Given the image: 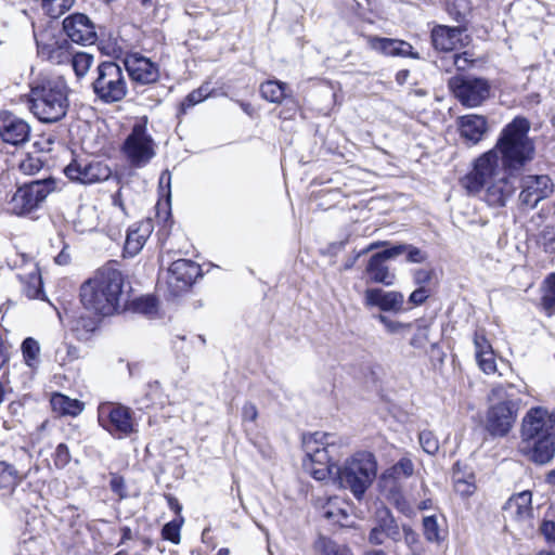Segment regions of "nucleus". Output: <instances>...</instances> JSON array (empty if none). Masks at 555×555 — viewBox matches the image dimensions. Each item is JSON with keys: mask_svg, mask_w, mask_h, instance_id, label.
Segmentation results:
<instances>
[{"mask_svg": "<svg viewBox=\"0 0 555 555\" xmlns=\"http://www.w3.org/2000/svg\"><path fill=\"white\" fill-rule=\"evenodd\" d=\"M463 188L473 195L485 190V201L491 206H504L507 198L515 192L514 184L505 170L495 147L483 153L473 169L461 180Z\"/></svg>", "mask_w": 555, "mask_h": 555, "instance_id": "f257e3e1", "label": "nucleus"}, {"mask_svg": "<svg viewBox=\"0 0 555 555\" xmlns=\"http://www.w3.org/2000/svg\"><path fill=\"white\" fill-rule=\"evenodd\" d=\"M122 287V273L115 268L104 267L80 286V301L91 313L109 317L121 308Z\"/></svg>", "mask_w": 555, "mask_h": 555, "instance_id": "f03ea898", "label": "nucleus"}, {"mask_svg": "<svg viewBox=\"0 0 555 555\" xmlns=\"http://www.w3.org/2000/svg\"><path fill=\"white\" fill-rule=\"evenodd\" d=\"M524 383H499L492 386L488 396V408L485 416V429L492 437H505L513 429L518 412L520 400L516 395L524 393Z\"/></svg>", "mask_w": 555, "mask_h": 555, "instance_id": "7ed1b4c3", "label": "nucleus"}, {"mask_svg": "<svg viewBox=\"0 0 555 555\" xmlns=\"http://www.w3.org/2000/svg\"><path fill=\"white\" fill-rule=\"evenodd\" d=\"M67 87L60 78L38 77L30 83L31 113L41 122L52 124L65 117L68 108Z\"/></svg>", "mask_w": 555, "mask_h": 555, "instance_id": "20e7f679", "label": "nucleus"}, {"mask_svg": "<svg viewBox=\"0 0 555 555\" xmlns=\"http://www.w3.org/2000/svg\"><path fill=\"white\" fill-rule=\"evenodd\" d=\"M340 439L330 433L315 431L304 440L306 459L304 460V469L315 480H325L334 476V466L331 463L332 449H334Z\"/></svg>", "mask_w": 555, "mask_h": 555, "instance_id": "39448f33", "label": "nucleus"}, {"mask_svg": "<svg viewBox=\"0 0 555 555\" xmlns=\"http://www.w3.org/2000/svg\"><path fill=\"white\" fill-rule=\"evenodd\" d=\"M377 464L370 452H358L347 460L335 472L336 479L341 488L349 489L360 499L376 476Z\"/></svg>", "mask_w": 555, "mask_h": 555, "instance_id": "423d86ee", "label": "nucleus"}, {"mask_svg": "<svg viewBox=\"0 0 555 555\" xmlns=\"http://www.w3.org/2000/svg\"><path fill=\"white\" fill-rule=\"evenodd\" d=\"M91 89L95 98L104 104L122 101L128 88L120 65L115 61H103L98 64Z\"/></svg>", "mask_w": 555, "mask_h": 555, "instance_id": "0eeeda50", "label": "nucleus"}, {"mask_svg": "<svg viewBox=\"0 0 555 555\" xmlns=\"http://www.w3.org/2000/svg\"><path fill=\"white\" fill-rule=\"evenodd\" d=\"M452 95L465 107L482 105L491 94L489 79L470 74H457L448 80Z\"/></svg>", "mask_w": 555, "mask_h": 555, "instance_id": "6e6552de", "label": "nucleus"}, {"mask_svg": "<svg viewBox=\"0 0 555 555\" xmlns=\"http://www.w3.org/2000/svg\"><path fill=\"white\" fill-rule=\"evenodd\" d=\"M55 189L52 179L35 180L20 186L7 204V210L16 216H25L44 202L47 196Z\"/></svg>", "mask_w": 555, "mask_h": 555, "instance_id": "1a4fd4ad", "label": "nucleus"}, {"mask_svg": "<svg viewBox=\"0 0 555 555\" xmlns=\"http://www.w3.org/2000/svg\"><path fill=\"white\" fill-rule=\"evenodd\" d=\"M553 436H555V411L550 412L544 406L530 408L521 420V443Z\"/></svg>", "mask_w": 555, "mask_h": 555, "instance_id": "9d476101", "label": "nucleus"}, {"mask_svg": "<svg viewBox=\"0 0 555 555\" xmlns=\"http://www.w3.org/2000/svg\"><path fill=\"white\" fill-rule=\"evenodd\" d=\"M99 422L104 429L117 438L128 436L134 430L130 409L120 404H102L99 408Z\"/></svg>", "mask_w": 555, "mask_h": 555, "instance_id": "9b49d317", "label": "nucleus"}, {"mask_svg": "<svg viewBox=\"0 0 555 555\" xmlns=\"http://www.w3.org/2000/svg\"><path fill=\"white\" fill-rule=\"evenodd\" d=\"M62 29L68 40L79 46L94 44L98 40L96 26L86 13L68 14L62 22Z\"/></svg>", "mask_w": 555, "mask_h": 555, "instance_id": "f8f14e48", "label": "nucleus"}, {"mask_svg": "<svg viewBox=\"0 0 555 555\" xmlns=\"http://www.w3.org/2000/svg\"><path fill=\"white\" fill-rule=\"evenodd\" d=\"M495 149L500 150V157L509 177L520 170L534 155L532 141H498Z\"/></svg>", "mask_w": 555, "mask_h": 555, "instance_id": "ddd939ff", "label": "nucleus"}, {"mask_svg": "<svg viewBox=\"0 0 555 555\" xmlns=\"http://www.w3.org/2000/svg\"><path fill=\"white\" fill-rule=\"evenodd\" d=\"M403 247H391L376 253L370 257L365 266L364 273L367 282L391 286L396 282V273L387 266V260L403 254Z\"/></svg>", "mask_w": 555, "mask_h": 555, "instance_id": "4468645a", "label": "nucleus"}, {"mask_svg": "<svg viewBox=\"0 0 555 555\" xmlns=\"http://www.w3.org/2000/svg\"><path fill=\"white\" fill-rule=\"evenodd\" d=\"M122 64L130 80L137 85H151L159 79V65L139 52L126 53Z\"/></svg>", "mask_w": 555, "mask_h": 555, "instance_id": "2eb2a0df", "label": "nucleus"}, {"mask_svg": "<svg viewBox=\"0 0 555 555\" xmlns=\"http://www.w3.org/2000/svg\"><path fill=\"white\" fill-rule=\"evenodd\" d=\"M520 189V204L532 209L553 193L554 184L546 175H528L521 179Z\"/></svg>", "mask_w": 555, "mask_h": 555, "instance_id": "dca6fc26", "label": "nucleus"}, {"mask_svg": "<svg viewBox=\"0 0 555 555\" xmlns=\"http://www.w3.org/2000/svg\"><path fill=\"white\" fill-rule=\"evenodd\" d=\"M64 172L68 179L82 184L103 182L112 176L111 168L102 162L83 163L78 159L72 160Z\"/></svg>", "mask_w": 555, "mask_h": 555, "instance_id": "f3484780", "label": "nucleus"}, {"mask_svg": "<svg viewBox=\"0 0 555 555\" xmlns=\"http://www.w3.org/2000/svg\"><path fill=\"white\" fill-rule=\"evenodd\" d=\"M401 539V529L389 509H378L375 525L369 533V542L373 545H382L387 540L399 542Z\"/></svg>", "mask_w": 555, "mask_h": 555, "instance_id": "a211bd4d", "label": "nucleus"}, {"mask_svg": "<svg viewBox=\"0 0 555 555\" xmlns=\"http://www.w3.org/2000/svg\"><path fill=\"white\" fill-rule=\"evenodd\" d=\"M532 495L529 491L519 492L508 499L504 505V517L521 528H531L533 521Z\"/></svg>", "mask_w": 555, "mask_h": 555, "instance_id": "6ab92c4d", "label": "nucleus"}, {"mask_svg": "<svg viewBox=\"0 0 555 555\" xmlns=\"http://www.w3.org/2000/svg\"><path fill=\"white\" fill-rule=\"evenodd\" d=\"M199 274L201 268L197 263L189 259H178L168 269L167 284L177 294L186 289Z\"/></svg>", "mask_w": 555, "mask_h": 555, "instance_id": "aec40b11", "label": "nucleus"}, {"mask_svg": "<svg viewBox=\"0 0 555 555\" xmlns=\"http://www.w3.org/2000/svg\"><path fill=\"white\" fill-rule=\"evenodd\" d=\"M363 304L367 308L377 307L382 311L399 312L403 309L404 296L397 291L367 287L363 293Z\"/></svg>", "mask_w": 555, "mask_h": 555, "instance_id": "412c9836", "label": "nucleus"}, {"mask_svg": "<svg viewBox=\"0 0 555 555\" xmlns=\"http://www.w3.org/2000/svg\"><path fill=\"white\" fill-rule=\"evenodd\" d=\"M369 44L373 50L387 56L421 59L418 52L414 51L413 46L401 39L371 36Z\"/></svg>", "mask_w": 555, "mask_h": 555, "instance_id": "4be33fe9", "label": "nucleus"}, {"mask_svg": "<svg viewBox=\"0 0 555 555\" xmlns=\"http://www.w3.org/2000/svg\"><path fill=\"white\" fill-rule=\"evenodd\" d=\"M120 153L124 159L134 168L146 166L156 154L152 141H124Z\"/></svg>", "mask_w": 555, "mask_h": 555, "instance_id": "5701e85b", "label": "nucleus"}, {"mask_svg": "<svg viewBox=\"0 0 555 555\" xmlns=\"http://www.w3.org/2000/svg\"><path fill=\"white\" fill-rule=\"evenodd\" d=\"M466 30V26L437 25L431 29L430 39L433 47L442 52H453L460 36Z\"/></svg>", "mask_w": 555, "mask_h": 555, "instance_id": "b1692460", "label": "nucleus"}, {"mask_svg": "<svg viewBox=\"0 0 555 555\" xmlns=\"http://www.w3.org/2000/svg\"><path fill=\"white\" fill-rule=\"evenodd\" d=\"M521 451L538 464L550 462L555 454V436L535 438L529 443H522Z\"/></svg>", "mask_w": 555, "mask_h": 555, "instance_id": "393cba45", "label": "nucleus"}, {"mask_svg": "<svg viewBox=\"0 0 555 555\" xmlns=\"http://www.w3.org/2000/svg\"><path fill=\"white\" fill-rule=\"evenodd\" d=\"M30 126L27 121L10 112L0 113V137L1 139H29Z\"/></svg>", "mask_w": 555, "mask_h": 555, "instance_id": "a878e982", "label": "nucleus"}, {"mask_svg": "<svg viewBox=\"0 0 555 555\" xmlns=\"http://www.w3.org/2000/svg\"><path fill=\"white\" fill-rule=\"evenodd\" d=\"M152 232L153 225L151 221H142L133 224L127 232L125 253L130 256L139 254Z\"/></svg>", "mask_w": 555, "mask_h": 555, "instance_id": "bb28decb", "label": "nucleus"}, {"mask_svg": "<svg viewBox=\"0 0 555 555\" xmlns=\"http://www.w3.org/2000/svg\"><path fill=\"white\" fill-rule=\"evenodd\" d=\"M457 127L462 139H482L488 122L482 115L468 114L457 118Z\"/></svg>", "mask_w": 555, "mask_h": 555, "instance_id": "cd10ccee", "label": "nucleus"}, {"mask_svg": "<svg viewBox=\"0 0 555 555\" xmlns=\"http://www.w3.org/2000/svg\"><path fill=\"white\" fill-rule=\"evenodd\" d=\"M27 267V272L18 274L20 280L24 285L23 292L30 299H44L42 280L37 264L29 261Z\"/></svg>", "mask_w": 555, "mask_h": 555, "instance_id": "c85d7f7f", "label": "nucleus"}, {"mask_svg": "<svg viewBox=\"0 0 555 555\" xmlns=\"http://www.w3.org/2000/svg\"><path fill=\"white\" fill-rule=\"evenodd\" d=\"M98 44L99 51L115 60H120L122 62V59L126 55V51L122 47V39L117 35L113 33H100L98 35V40L95 41Z\"/></svg>", "mask_w": 555, "mask_h": 555, "instance_id": "c756f323", "label": "nucleus"}, {"mask_svg": "<svg viewBox=\"0 0 555 555\" xmlns=\"http://www.w3.org/2000/svg\"><path fill=\"white\" fill-rule=\"evenodd\" d=\"M50 403L52 411L59 416L75 417L79 415L85 409V404L80 400L69 398L68 396L60 392L52 395Z\"/></svg>", "mask_w": 555, "mask_h": 555, "instance_id": "7c9ffc66", "label": "nucleus"}, {"mask_svg": "<svg viewBox=\"0 0 555 555\" xmlns=\"http://www.w3.org/2000/svg\"><path fill=\"white\" fill-rule=\"evenodd\" d=\"M35 41L38 55L41 59L53 63H61L62 56L64 55L67 47L69 46L67 39L59 41L54 38H51V42H44L40 40L36 34Z\"/></svg>", "mask_w": 555, "mask_h": 555, "instance_id": "2f4dec72", "label": "nucleus"}, {"mask_svg": "<svg viewBox=\"0 0 555 555\" xmlns=\"http://www.w3.org/2000/svg\"><path fill=\"white\" fill-rule=\"evenodd\" d=\"M531 124L525 116H515L506 124L496 139H530L528 132Z\"/></svg>", "mask_w": 555, "mask_h": 555, "instance_id": "473e14b6", "label": "nucleus"}, {"mask_svg": "<svg viewBox=\"0 0 555 555\" xmlns=\"http://www.w3.org/2000/svg\"><path fill=\"white\" fill-rule=\"evenodd\" d=\"M288 86L278 79H269L260 85L261 96L271 103H281L287 98Z\"/></svg>", "mask_w": 555, "mask_h": 555, "instance_id": "72a5a7b5", "label": "nucleus"}, {"mask_svg": "<svg viewBox=\"0 0 555 555\" xmlns=\"http://www.w3.org/2000/svg\"><path fill=\"white\" fill-rule=\"evenodd\" d=\"M348 505L341 499L335 496L327 500L322 506V516L335 524H340L348 517Z\"/></svg>", "mask_w": 555, "mask_h": 555, "instance_id": "f704fd0d", "label": "nucleus"}, {"mask_svg": "<svg viewBox=\"0 0 555 555\" xmlns=\"http://www.w3.org/2000/svg\"><path fill=\"white\" fill-rule=\"evenodd\" d=\"M21 350L25 364L29 369L36 370L40 363V345L38 340L27 337L22 343Z\"/></svg>", "mask_w": 555, "mask_h": 555, "instance_id": "c9c22d12", "label": "nucleus"}, {"mask_svg": "<svg viewBox=\"0 0 555 555\" xmlns=\"http://www.w3.org/2000/svg\"><path fill=\"white\" fill-rule=\"evenodd\" d=\"M541 305L548 317L555 312V274H550L544 281Z\"/></svg>", "mask_w": 555, "mask_h": 555, "instance_id": "e433bc0d", "label": "nucleus"}, {"mask_svg": "<svg viewBox=\"0 0 555 555\" xmlns=\"http://www.w3.org/2000/svg\"><path fill=\"white\" fill-rule=\"evenodd\" d=\"M423 532L424 537L428 542L440 543L444 540V532L440 529V526L435 516H427L423 519Z\"/></svg>", "mask_w": 555, "mask_h": 555, "instance_id": "4c0bfd02", "label": "nucleus"}, {"mask_svg": "<svg viewBox=\"0 0 555 555\" xmlns=\"http://www.w3.org/2000/svg\"><path fill=\"white\" fill-rule=\"evenodd\" d=\"M76 0H41V7L51 18H57L73 8Z\"/></svg>", "mask_w": 555, "mask_h": 555, "instance_id": "58836bf2", "label": "nucleus"}, {"mask_svg": "<svg viewBox=\"0 0 555 555\" xmlns=\"http://www.w3.org/2000/svg\"><path fill=\"white\" fill-rule=\"evenodd\" d=\"M21 479L20 473L13 466L0 462V489H13Z\"/></svg>", "mask_w": 555, "mask_h": 555, "instance_id": "ea45409f", "label": "nucleus"}, {"mask_svg": "<svg viewBox=\"0 0 555 555\" xmlns=\"http://www.w3.org/2000/svg\"><path fill=\"white\" fill-rule=\"evenodd\" d=\"M454 490L462 496H470L476 491L475 477L468 474L466 477L454 473L453 475Z\"/></svg>", "mask_w": 555, "mask_h": 555, "instance_id": "a19ab883", "label": "nucleus"}, {"mask_svg": "<svg viewBox=\"0 0 555 555\" xmlns=\"http://www.w3.org/2000/svg\"><path fill=\"white\" fill-rule=\"evenodd\" d=\"M317 548L323 555H352L350 548L346 545L337 544L331 539L324 537H321L317 541Z\"/></svg>", "mask_w": 555, "mask_h": 555, "instance_id": "79ce46f5", "label": "nucleus"}, {"mask_svg": "<svg viewBox=\"0 0 555 555\" xmlns=\"http://www.w3.org/2000/svg\"><path fill=\"white\" fill-rule=\"evenodd\" d=\"M208 96V90L205 87H199L196 90L190 92L179 105V114H185L189 108L203 102Z\"/></svg>", "mask_w": 555, "mask_h": 555, "instance_id": "37998d69", "label": "nucleus"}, {"mask_svg": "<svg viewBox=\"0 0 555 555\" xmlns=\"http://www.w3.org/2000/svg\"><path fill=\"white\" fill-rule=\"evenodd\" d=\"M93 63V55L87 52L76 53L73 57V68L78 77L86 75Z\"/></svg>", "mask_w": 555, "mask_h": 555, "instance_id": "c03bdc74", "label": "nucleus"}, {"mask_svg": "<svg viewBox=\"0 0 555 555\" xmlns=\"http://www.w3.org/2000/svg\"><path fill=\"white\" fill-rule=\"evenodd\" d=\"M43 160L39 156H34L31 152H28L26 157L20 163V169L25 175H35L41 170Z\"/></svg>", "mask_w": 555, "mask_h": 555, "instance_id": "a18cd8bd", "label": "nucleus"}, {"mask_svg": "<svg viewBox=\"0 0 555 555\" xmlns=\"http://www.w3.org/2000/svg\"><path fill=\"white\" fill-rule=\"evenodd\" d=\"M134 311L152 315L157 311V301L153 296H142L132 302Z\"/></svg>", "mask_w": 555, "mask_h": 555, "instance_id": "49530a36", "label": "nucleus"}, {"mask_svg": "<svg viewBox=\"0 0 555 555\" xmlns=\"http://www.w3.org/2000/svg\"><path fill=\"white\" fill-rule=\"evenodd\" d=\"M377 320L385 326L389 334H400L411 328L410 323H403L400 321L391 320L384 314H378Z\"/></svg>", "mask_w": 555, "mask_h": 555, "instance_id": "de8ad7c7", "label": "nucleus"}, {"mask_svg": "<svg viewBox=\"0 0 555 555\" xmlns=\"http://www.w3.org/2000/svg\"><path fill=\"white\" fill-rule=\"evenodd\" d=\"M126 139H153L147 133V117L143 116L138 118L132 128L130 133L126 137Z\"/></svg>", "mask_w": 555, "mask_h": 555, "instance_id": "09e8293b", "label": "nucleus"}, {"mask_svg": "<svg viewBox=\"0 0 555 555\" xmlns=\"http://www.w3.org/2000/svg\"><path fill=\"white\" fill-rule=\"evenodd\" d=\"M473 341L475 347V357L493 352L490 341L482 332H476Z\"/></svg>", "mask_w": 555, "mask_h": 555, "instance_id": "8fccbe9b", "label": "nucleus"}, {"mask_svg": "<svg viewBox=\"0 0 555 555\" xmlns=\"http://www.w3.org/2000/svg\"><path fill=\"white\" fill-rule=\"evenodd\" d=\"M180 528L181 521H170L164 526L162 535L165 540L178 544L180 542Z\"/></svg>", "mask_w": 555, "mask_h": 555, "instance_id": "3c124183", "label": "nucleus"}, {"mask_svg": "<svg viewBox=\"0 0 555 555\" xmlns=\"http://www.w3.org/2000/svg\"><path fill=\"white\" fill-rule=\"evenodd\" d=\"M418 440L423 450L428 454H435L439 449L438 441L430 431H422Z\"/></svg>", "mask_w": 555, "mask_h": 555, "instance_id": "603ef678", "label": "nucleus"}, {"mask_svg": "<svg viewBox=\"0 0 555 555\" xmlns=\"http://www.w3.org/2000/svg\"><path fill=\"white\" fill-rule=\"evenodd\" d=\"M479 369L485 374H493L496 372V362L494 351L485 356L475 357Z\"/></svg>", "mask_w": 555, "mask_h": 555, "instance_id": "864d4df0", "label": "nucleus"}, {"mask_svg": "<svg viewBox=\"0 0 555 555\" xmlns=\"http://www.w3.org/2000/svg\"><path fill=\"white\" fill-rule=\"evenodd\" d=\"M396 247H403L404 251L406 253V260L412 263H422L427 259L426 253H424L422 249L412 246V245H404L400 244Z\"/></svg>", "mask_w": 555, "mask_h": 555, "instance_id": "5fc2aeb1", "label": "nucleus"}, {"mask_svg": "<svg viewBox=\"0 0 555 555\" xmlns=\"http://www.w3.org/2000/svg\"><path fill=\"white\" fill-rule=\"evenodd\" d=\"M414 465L410 459L403 457L392 467L396 477H410L413 475Z\"/></svg>", "mask_w": 555, "mask_h": 555, "instance_id": "6e6d98bb", "label": "nucleus"}, {"mask_svg": "<svg viewBox=\"0 0 555 555\" xmlns=\"http://www.w3.org/2000/svg\"><path fill=\"white\" fill-rule=\"evenodd\" d=\"M391 504L396 506V508L406 516H411L413 514V509L410 503L405 500V498L400 492H392L389 498Z\"/></svg>", "mask_w": 555, "mask_h": 555, "instance_id": "4d7b16f0", "label": "nucleus"}, {"mask_svg": "<svg viewBox=\"0 0 555 555\" xmlns=\"http://www.w3.org/2000/svg\"><path fill=\"white\" fill-rule=\"evenodd\" d=\"M96 326L98 324L95 320L81 317L76 321L74 330L79 336H83L85 334L94 332Z\"/></svg>", "mask_w": 555, "mask_h": 555, "instance_id": "13d9d810", "label": "nucleus"}, {"mask_svg": "<svg viewBox=\"0 0 555 555\" xmlns=\"http://www.w3.org/2000/svg\"><path fill=\"white\" fill-rule=\"evenodd\" d=\"M70 461V453L66 444L60 443L54 452V464L56 467H64Z\"/></svg>", "mask_w": 555, "mask_h": 555, "instance_id": "bf43d9fd", "label": "nucleus"}, {"mask_svg": "<svg viewBox=\"0 0 555 555\" xmlns=\"http://www.w3.org/2000/svg\"><path fill=\"white\" fill-rule=\"evenodd\" d=\"M400 529L405 544L410 550L414 551L420 541L418 534L410 526H402Z\"/></svg>", "mask_w": 555, "mask_h": 555, "instance_id": "052dcab7", "label": "nucleus"}, {"mask_svg": "<svg viewBox=\"0 0 555 555\" xmlns=\"http://www.w3.org/2000/svg\"><path fill=\"white\" fill-rule=\"evenodd\" d=\"M428 341V327L418 326L416 333L411 338L410 344L415 348H422Z\"/></svg>", "mask_w": 555, "mask_h": 555, "instance_id": "680f3d73", "label": "nucleus"}, {"mask_svg": "<svg viewBox=\"0 0 555 555\" xmlns=\"http://www.w3.org/2000/svg\"><path fill=\"white\" fill-rule=\"evenodd\" d=\"M447 12L449 16L459 23L461 26H465L467 20L465 13L461 12L456 3H448L447 4Z\"/></svg>", "mask_w": 555, "mask_h": 555, "instance_id": "e2e57ef3", "label": "nucleus"}, {"mask_svg": "<svg viewBox=\"0 0 555 555\" xmlns=\"http://www.w3.org/2000/svg\"><path fill=\"white\" fill-rule=\"evenodd\" d=\"M109 486L112 491L115 492L120 499L126 498L125 480L122 477L113 475L109 481Z\"/></svg>", "mask_w": 555, "mask_h": 555, "instance_id": "0e129e2a", "label": "nucleus"}, {"mask_svg": "<svg viewBox=\"0 0 555 555\" xmlns=\"http://www.w3.org/2000/svg\"><path fill=\"white\" fill-rule=\"evenodd\" d=\"M243 421L255 422L258 417L257 406L251 402H246L242 409Z\"/></svg>", "mask_w": 555, "mask_h": 555, "instance_id": "69168bd1", "label": "nucleus"}, {"mask_svg": "<svg viewBox=\"0 0 555 555\" xmlns=\"http://www.w3.org/2000/svg\"><path fill=\"white\" fill-rule=\"evenodd\" d=\"M428 291L425 287L421 286L414 292H412V294L409 297V301L415 306H420L428 298Z\"/></svg>", "mask_w": 555, "mask_h": 555, "instance_id": "338daca9", "label": "nucleus"}, {"mask_svg": "<svg viewBox=\"0 0 555 555\" xmlns=\"http://www.w3.org/2000/svg\"><path fill=\"white\" fill-rule=\"evenodd\" d=\"M452 64L459 69V70H464L468 64L472 62L469 59H468V54L467 52H464V53H453L452 55Z\"/></svg>", "mask_w": 555, "mask_h": 555, "instance_id": "774afa93", "label": "nucleus"}]
</instances>
